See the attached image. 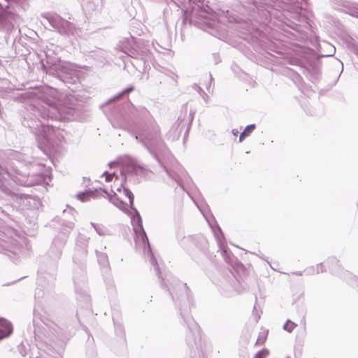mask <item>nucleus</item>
I'll return each instance as SVG.
<instances>
[{
    "label": "nucleus",
    "mask_w": 358,
    "mask_h": 358,
    "mask_svg": "<svg viewBox=\"0 0 358 358\" xmlns=\"http://www.w3.org/2000/svg\"><path fill=\"white\" fill-rule=\"evenodd\" d=\"M174 282L175 286L169 288V291L176 305L180 306L181 301L188 300V287L187 284L178 280H175Z\"/></svg>",
    "instance_id": "6e6552de"
},
{
    "label": "nucleus",
    "mask_w": 358,
    "mask_h": 358,
    "mask_svg": "<svg viewBox=\"0 0 358 358\" xmlns=\"http://www.w3.org/2000/svg\"><path fill=\"white\" fill-rule=\"evenodd\" d=\"M12 332L11 323L3 318H0V340L9 336Z\"/></svg>",
    "instance_id": "dca6fc26"
},
{
    "label": "nucleus",
    "mask_w": 358,
    "mask_h": 358,
    "mask_svg": "<svg viewBox=\"0 0 358 358\" xmlns=\"http://www.w3.org/2000/svg\"><path fill=\"white\" fill-rule=\"evenodd\" d=\"M194 245L199 250L205 252L208 249V241L203 236L197 238L187 237L184 238V248L191 254L190 245Z\"/></svg>",
    "instance_id": "9d476101"
},
{
    "label": "nucleus",
    "mask_w": 358,
    "mask_h": 358,
    "mask_svg": "<svg viewBox=\"0 0 358 358\" xmlns=\"http://www.w3.org/2000/svg\"><path fill=\"white\" fill-rule=\"evenodd\" d=\"M49 92L52 99L32 98L25 101L22 123L36 136L43 137L47 143L58 145L64 139L62 131L45 121L48 119L69 121L76 119L78 112L73 104L67 105L66 101L62 104L56 90L50 89Z\"/></svg>",
    "instance_id": "f257e3e1"
},
{
    "label": "nucleus",
    "mask_w": 358,
    "mask_h": 358,
    "mask_svg": "<svg viewBox=\"0 0 358 358\" xmlns=\"http://www.w3.org/2000/svg\"><path fill=\"white\" fill-rule=\"evenodd\" d=\"M32 185H33L32 181H29V182H26L24 185V186H31Z\"/></svg>",
    "instance_id": "a19ab883"
},
{
    "label": "nucleus",
    "mask_w": 358,
    "mask_h": 358,
    "mask_svg": "<svg viewBox=\"0 0 358 358\" xmlns=\"http://www.w3.org/2000/svg\"><path fill=\"white\" fill-rule=\"evenodd\" d=\"M306 271L308 273V274H313L315 273V268L313 267V268H307L306 270Z\"/></svg>",
    "instance_id": "c9c22d12"
},
{
    "label": "nucleus",
    "mask_w": 358,
    "mask_h": 358,
    "mask_svg": "<svg viewBox=\"0 0 358 358\" xmlns=\"http://www.w3.org/2000/svg\"><path fill=\"white\" fill-rule=\"evenodd\" d=\"M90 238L79 234L76 238V252L74 255V261L78 262L85 259L87 254V246L89 243Z\"/></svg>",
    "instance_id": "1a4fd4ad"
},
{
    "label": "nucleus",
    "mask_w": 358,
    "mask_h": 358,
    "mask_svg": "<svg viewBox=\"0 0 358 358\" xmlns=\"http://www.w3.org/2000/svg\"><path fill=\"white\" fill-rule=\"evenodd\" d=\"M296 326V324H295L290 320H287V322L283 325V329L289 333H291Z\"/></svg>",
    "instance_id": "a878e982"
},
{
    "label": "nucleus",
    "mask_w": 358,
    "mask_h": 358,
    "mask_svg": "<svg viewBox=\"0 0 358 358\" xmlns=\"http://www.w3.org/2000/svg\"><path fill=\"white\" fill-rule=\"evenodd\" d=\"M292 274L301 276L303 275V272L302 271H296V272H293Z\"/></svg>",
    "instance_id": "58836bf2"
},
{
    "label": "nucleus",
    "mask_w": 358,
    "mask_h": 358,
    "mask_svg": "<svg viewBox=\"0 0 358 358\" xmlns=\"http://www.w3.org/2000/svg\"><path fill=\"white\" fill-rule=\"evenodd\" d=\"M209 76H210V82H211V81H212V80H213V78H212V75H211V74H210V75H209Z\"/></svg>",
    "instance_id": "de8ad7c7"
},
{
    "label": "nucleus",
    "mask_w": 358,
    "mask_h": 358,
    "mask_svg": "<svg viewBox=\"0 0 358 358\" xmlns=\"http://www.w3.org/2000/svg\"><path fill=\"white\" fill-rule=\"evenodd\" d=\"M99 264L104 268H108L109 265L108 255L103 252L96 251Z\"/></svg>",
    "instance_id": "4be33fe9"
},
{
    "label": "nucleus",
    "mask_w": 358,
    "mask_h": 358,
    "mask_svg": "<svg viewBox=\"0 0 358 358\" xmlns=\"http://www.w3.org/2000/svg\"><path fill=\"white\" fill-rule=\"evenodd\" d=\"M210 225L213 232L214 236L217 241L218 247L221 252V255L225 259V260L227 261V250L226 249V241L224 234L222 231V229L220 227V226L216 223L215 224V225H213L211 224H210Z\"/></svg>",
    "instance_id": "9b49d317"
},
{
    "label": "nucleus",
    "mask_w": 358,
    "mask_h": 358,
    "mask_svg": "<svg viewBox=\"0 0 358 358\" xmlns=\"http://www.w3.org/2000/svg\"><path fill=\"white\" fill-rule=\"evenodd\" d=\"M135 138L161 164L159 155H165L167 152V148L162 138L159 126L153 123L136 134Z\"/></svg>",
    "instance_id": "7ed1b4c3"
},
{
    "label": "nucleus",
    "mask_w": 358,
    "mask_h": 358,
    "mask_svg": "<svg viewBox=\"0 0 358 358\" xmlns=\"http://www.w3.org/2000/svg\"><path fill=\"white\" fill-rule=\"evenodd\" d=\"M143 171L144 169L141 166L131 162L130 164L122 170L121 175L124 178V180L125 181L128 176H142Z\"/></svg>",
    "instance_id": "ddd939ff"
},
{
    "label": "nucleus",
    "mask_w": 358,
    "mask_h": 358,
    "mask_svg": "<svg viewBox=\"0 0 358 358\" xmlns=\"http://www.w3.org/2000/svg\"><path fill=\"white\" fill-rule=\"evenodd\" d=\"M44 17L50 26L60 34L67 36L76 37L79 35L80 29L69 21L63 19L57 14H47Z\"/></svg>",
    "instance_id": "0eeeda50"
},
{
    "label": "nucleus",
    "mask_w": 358,
    "mask_h": 358,
    "mask_svg": "<svg viewBox=\"0 0 358 358\" xmlns=\"http://www.w3.org/2000/svg\"><path fill=\"white\" fill-rule=\"evenodd\" d=\"M96 2L98 3L99 0H96ZM97 6H98V4L96 6L94 2L88 1L86 3V7H87V8H89V9L95 10Z\"/></svg>",
    "instance_id": "473e14b6"
},
{
    "label": "nucleus",
    "mask_w": 358,
    "mask_h": 358,
    "mask_svg": "<svg viewBox=\"0 0 358 358\" xmlns=\"http://www.w3.org/2000/svg\"><path fill=\"white\" fill-rule=\"evenodd\" d=\"M41 182V177H39V178L38 179V180H37V182H37V183H39V182Z\"/></svg>",
    "instance_id": "a18cd8bd"
},
{
    "label": "nucleus",
    "mask_w": 358,
    "mask_h": 358,
    "mask_svg": "<svg viewBox=\"0 0 358 358\" xmlns=\"http://www.w3.org/2000/svg\"><path fill=\"white\" fill-rule=\"evenodd\" d=\"M180 314L182 317L184 318L185 322L187 323L188 328L189 329L190 331L193 334V335L194 336H199L200 329L197 323L192 317H187V318H185L181 309Z\"/></svg>",
    "instance_id": "f3484780"
},
{
    "label": "nucleus",
    "mask_w": 358,
    "mask_h": 358,
    "mask_svg": "<svg viewBox=\"0 0 358 358\" xmlns=\"http://www.w3.org/2000/svg\"><path fill=\"white\" fill-rule=\"evenodd\" d=\"M3 169L2 168V166L0 165V175L3 173Z\"/></svg>",
    "instance_id": "37998d69"
},
{
    "label": "nucleus",
    "mask_w": 358,
    "mask_h": 358,
    "mask_svg": "<svg viewBox=\"0 0 358 358\" xmlns=\"http://www.w3.org/2000/svg\"><path fill=\"white\" fill-rule=\"evenodd\" d=\"M345 280L350 286L358 288V278L357 276L346 271L345 273Z\"/></svg>",
    "instance_id": "aec40b11"
},
{
    "label": "nucleus",
    "mask_w": 358,
    "mask_h": 358,
    "mask_svg": "<svg viewBox=\"0 0 358 358\" xmlns=\"http://www.w3.org/2000/svg\"><path fill=\"white\" fill-rule=\"evenodd\" d=\"M117 164V163L116 162L113 161V162H110L108 164V166H109V167L112 168V167L116 166Z\"/></svg>",
    "instance_id": "4c0bfd02"
},
{
    "label": "nucleus",
    "mask_w": 358,
    "mask_h": 358,
    "mask_svg": "<svg viewBox=\"0 0 358 358\" xmlns=\"http://www.w3.org/2000/svg\"><path fill=\"white\" fill-rule=\"evenodd\" d=\"M10 24L7 18L1 15H0V30L3 29H8Z\"/></svg>",
    "instance_id": "cd10ccee"
},
{
    "label": "nucleus",
    "mask_w": 358,
    "mask_h": 358,
    "mask_svg": "<svg viewBox=\"0 0 358 358\" xmlns=\"http://www.w3.org/2000/svg\"><path fill=\"white\" fill-rule=\"evenodd\" d=\"M92 195V192H80L76 195V197L78 199L80 200L81 201H88L89 198Z\"/></svg>",
    "instance_id": "bb28decb"
},
{
    "label": "nucleus",
    "mask_w": 358,
    "mask_h": 358,
    "mask_svg": "<svg viewBox=\"0 0 358 358\" xmlns=\"http://www.w3.org/2000/svg\"><path fill=\"white\" fill-rule=\"evenodd\" d=\"M325 264L328 266L329 269L334 274H339L341 270V265L339 264V261L334 257L328 258V259L325 262Z\"/></svg>",
    "instance_id": "a211bd4d"
},
{
    "label": "nucleus",
    "mask_w": 358,
    "mask_h": 358,
    "mask_svg": "<svg viewBox=\"0 0 358 358\" xmlns=\"http://www.w3.org/2000/svg\"><path fill=\"white\" fill-rule=\"evenodd\" d=\"M161 166H162L163 171H164V173H166V175L169 179H170L173 182H177L179 185H181L180 182L178 178V176L174 173L169 171L168 169H166L163 165H161Z\"/></svg>",
    "instance_id": "b1692460"
},
{
    "label": "nucleus",
    "mask_w": 358,
    "mask_h": 358,
    "mask_svg": "<svg viewBox=\"0 0 358 358\" xmlns=\"http://www.w3.org/2000/svg\"><path fill=\"white\" fill-rule=\"evenodd\" d=\"M43 323L50 329L52 335L59 339L67 338L71 334V330L68 327L64 328L52 322L48 323L43 322Z\"/></svg>",
    "instance_id": "f8f14e48"
},
{
    "label": "nucleus",
    "mask_w": 358,
    "mask_h": 358,
    "mask_svg": "<svg viewBox=\"0 0 358 358\" xmlns=\"http://www.w3.org/2000/svg\"><path fill=\"white\" fill-rule=\"evenodd\" d=\"M134 86H129L127 88H126L124 90H122V92H119L117 95H115L113 98H111L108 101V102H111V101H113L115 100L119 99L122 98L123 96H124V95L130 93L131 92L134 91Z\"/></svg>",
    "instance_id": "5701e85b"
},
{
    "label": "nucleus",
    "mask_w": 358,
    "mask_h": 358,
    "mask_svg": "<svg viewBox=\"0 0 358 358\" xmlns=\"http://www.w3.org/2000/svg\"><path fill=\"white\" fill-rule=\"evenodd\" d=\"M90 224L99 236H105L110 234L109 230L105 226L102 224H97L94 222H91Z\"/></svg>",
    "instance_id": "412c9836"
},
{
    "label": "nucleus",
    "mask_w": 358,
    "mask_h": 358,
    "mask_svg": "<svg viewBox=\"0 0 358 358\" xmlns=\"http://www.w3.org/2000/svg\"><path fill=\"white\" fill-rule=\"evenodd\" d=\"M246 137H248V136H246V134H245L244 132L242 131L239 136V142H242Z\"/></svg>",
    "instance_id": "f704fd0d"
},
{
    "label": "nucleus",
    "mask_w": 358,
    "mask_h": 358,
    "mask_svg": "<svg viewBox=\"0 0 358 358\" xmlns=\"http://www.w3.org/2000/svg\"><path fill=\"white\" fill-rule=\"evenodd\" d=\"M232 134H233L234 136L238 135V129H232Z\"/></svg>",
    "instance_id": "ea45409f"
},
{
    "label": "nucleus",
    "mask_w": 358,
    "mask_h": 358,
    "mask_svg": "<svg viewBox=\"0 0 358 358\" xmlns=\"http://www.w3.org/2000/svg\"><path fill=\"white\" fill-rule=\"evenodd\" d=\"M103 176H106L105 180L106 182L111 181L114 176H115L116 179H118V176L115 174V173H109L108 171H105L103 172Z\"/></svg>",
    "instance_id": "c756f323"
},
{
    "label": "nucleus",
    "mask_w": 358,
    "mask_h": 358,
    "mask_svg": "<svg viewBox=\"0 0 358 358\" xmlns=\"http://www.w3.org/2000/svg\"><path fill=\"white\" fill-rule=\"evenodd\" d=\"M287 358H289V357H287Z\"/></svg>",
    "instance_id": "8fccbe9b"
},
{
    "label": "nucleus",
    "mask_w": 358,
    "mask_h": 358,
    "mask_svg": "<svg viewBox=\"0 0 358 358\" xmlns=\"http://www.w3.org/2000/svg\"><path fill=\"white\" fill-rule=\"evenodd\" d=\"M141 58L144 61V63L148 62L151 59L150 52L148 50L142 51Z\"/></svg>",
    "instance_id": "7c9ffc66"
},
{
    "label": "nucleus",
    "mask_w": 358,
    "mask_h": 358,
    "mask_svg": "<svg viewBox=\"0 0 358 358\" xmlns=\"http://www.w3.org/2000/svg\"><path fill=\"white\" fill-rule=\"evenodd\" d=\"M117 191L118 192H120V194L122 193L126 197H127L129 199V208H134V194L131 192V191L129 189L124 187L122 183H121V187L117 188Z\"/></svg>",
    "instance_id": "6ab92c4d"
},
{
    "label": "nucleus",
    "mask_w": 358,
    "mask_h": 358,
    "mask_svg": "<svg viewBox=\"0 0 358 358\" xmlns=\"http://www.w3.org/2000/svg\"><path fill=\"white\" fill-rule=\"evenodd\" d=\"M256 124H251L245 127L244 130L243 131L246 136H249L251 133L255 129Z\"/></svg>",
    "instance_id": "c85d7f7f"
},
{
    "label": "nucleus",
    "mask_w": 358,
    "mask_h": 358,
    "mask_svg": "<svg viewBox=\"0 0 358 358\" xmlns=\"http://www.w3.org/2000/svg\"><path fill=\"white\" fill-rule=\"evenodd\" d=\"M33 322L34 323L36 322V314H35V312L34 313V320H33Z\"/></svg>",
    "instance_id": "c03bdc74"
},
{
    "label": "nucleus",
    "mask_w": 358,
    "mask_h": 358,
    "mask_svg": "<svg viewBox=\"0 0 358 358\" xmlns=\"http://www.w3.org/2000/svg\"><path fill=\"white\" fill-rule=\"evenodd\" d=\"M324 265L322 263H320V264H318L317 266H316V273H319L320 272H323L324 271Z\"/></svg>",
    "instance_id": "72a5a7b5"
},
{
    "label": "nucleus",
    "mask_w": 358,
    "mask_h": 358,
    "mask_svg": "<svg viewBox=\"0 0 358 358\" xmlns=\"http://www.w3.org/2000/svg\"><path fill=\"white\" fill-rule=\"evenodd\" d=\"M83 300H84L85 301H87H87H90V296H89V295H88L87 294H86V293H85V294H83Z\"/></svg>",
    "instance_id": "e433bc0d"
},
{
    "label": "nucleus",
    "mask_w": 358,
    "mask_h": 358,
    "mask_svg": "<svg viewBox=\"0 0 358 358\" xmlns=\"http://www.w3.org/2000/svg\"><path fill=\"white\" fill-rule=\"evenodd\" d=\"M259 319V315H256L255 318V322H257Z\"/></svg>",
    "instance_id": "79ce46f5"
},
{
    "label": "nucleus",
    "mask_w": 358,
    "mask_h": 358,
    "mask_svg": "<svg viewBox=\"0 0 358 358\" xmlns=\"http://www.w3.org/2000/svg\"><path fill=\"white\" fill-rule=\"evenodd\" d=\"M13 1L23 4L24 0H0V9L6 10L8 8L10 3Z\"/></svg>",
    "instance_id": "393cba45"
},
{
    "label": "nucleus",
    "mask_w": 358,
    "mask_h": 358,
    "mask_svg": "<svg viewBox=\"0 0 358 358\" xmlns=\"http://www.w3.org/2000/svg\"><path fill=\"white\" fill-rule=\"evenodd\" d=\"M24 244H26L23 237L18 236L16 231L11 228H6L0 231V252L18 255Z\"/></svg>",
    "instance_id": "39448f33"
},
{
    "label": "nucleus",
    "mask_w": 358,
    "mask_h": 358,
    "mask_svg": "<svg viewBox=\"0 0 358 358\" xmlns=\"http://www.w3.org/2000/svg\"><path fill=\"white\" fill-rule=\"evenodd\" d=\"M108 199L115 206L125 213H129V206L120 199L115 192L113 195H108Z\"/></svg>",
    "instance_id": "2eb2a0df"
},
{
    "label": "nucleus",
    "mask_w": 358,
    "mask_h": 358,
    "mask_svg": "<svg viewBox=\"0 0 358 358\" xmlns=\"http://www.w3.org/2000/svg\"><path fill=\"white\" fill-rule=\"evenodd\" d=\"M134 210V215L131 216V224L134 227V232L139 236L141 239L142 244L143 245V252L144 254L148 255V257L150 258V264L155 266V270L158 275L159 278H161V273L159 271V268L157 265V260L155 259L153 253L152 252L148 238L146 235V233L143 229L142 219L140 215V213L136 210V208H131Z\"/></svg>",
    "instance_id": "423d86ee"
},
{
    "label": "nucleus",
    "mask_w": 358,
    "mask_h": 358,
    "mask_svg": "<svg viewBox=\"0 0 358 358\" xmlns=\"http://www.w3.org/2000/svg\"><path fill=\"white\" fill-rule=\"evenodd\" d=\"M162 284H164V279H162Z\"/></svg>",
    "instance_id": "09e8293b"
},
{
    "label": "nucleus",
    "mask_w": 358,
    "mask_h": 358,
    "mask_svg": "<svg viewBox=\"0 0 358 358\" xmlns=\"http://www.w3.org/2000/svg\"><path fill=\"white\" fill-rule=\"evenodd\" d=\"M210 87V83L209 84V85L206 86V89L208 92H209Z\"/></svg>",
    "instance_id": "49530a36"
},
{
    "label": "nucleus",
    "mask_w": 358,
    "mask_h": 358,
    "mask_svg": "<svg viewBox=\"0 0 358 358\" xmlns=\"http://www.w3.org/2000/svg\"><path fill=\"white\" fill-rule=\"evenodd\" d=\"M46 64H43L44 71L49 76L57 78L66 84L69 87V85L76 84L78 80L77 71L70 63L62 61L58 57H53L50 51L46 52Z\"/></svg>",
    "instance_id": "f03ea898"
},
{
    "label": "nucleus",
    "mask_w": 358,
    "mask_h": 358,
    "mask_svg": "<svg viewBox=\"0 0 358 358\" xmlns=\"http://www.w3.org/2000/svg\"><path fill=\"white\" fill-rule=\"evenodd\" d=\"M68 208V209L64 210L62 212L61 231L53 240L48 252L50 257L54 260H57L60 258L62 249L66 243L69 234L75 226L74 221L76 220V212L73 208Z\"/></svg>",
    "instance_id": "20e7f679"
},
{
    "label": "nucleus",
    "mask_w": 358,
    "mask_h": 358,
    "mask_svg": "<svg viewBox=\"0 0 358 358\" xmlns=\"http://www.w3.org/2000/svg\"><path fill=\"white\" fill-rule=\"evenodd\" d=\"M268 354V351L267 350H262L259 351L255 356V358H265Z\"/></svg>",
    "instance_id": "2f4dec72"
},
{
    "label": "nucleus",
    "mask_w": 358,
    "mask_h": 358,
    "mask_svg": "<svg viewBox=\"0 0 358 358\" xmlns=\"http://www.w3.org/2000/svg\"><path fill=\"white\" fill-rule=\"evenodd\" d=\"M202 29L213 36H217L220 24L214 20H205L201 22Z\"/></svg>",
    "instance_id": "4468645a"
}]
</instances>
